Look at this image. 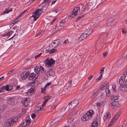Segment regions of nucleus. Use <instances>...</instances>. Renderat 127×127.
Masks as SVG:
<instances>
[{
  "mask_svg": "<svg viewBox=\"0 0 127 127\" xmlns=\"http://www.w3.org/2000/svg\"><path fill=\"white\" fill-rule=\"evenodd\" d=\"M94 114V112L93 110L92 109L89 110L81 117V120L83 121L90 120Z\"/></svg>",
  "mask_w": 127,
  "mask_h": 127,
  "instance_id": "1",
  "label": "nucleus"
},
{
  "mask_svg": "<svg viewBox=\"0 0 127 127\" xmlns=\"http://www.w3.org/2000/svg\"><path fill=\"white\" fill-rule=\"evenodd\" d=\"M94 114V112L93 110L92 109L89 110L81 117V120L83 121L90 120Z\"/></svg>",
  "mask_w": 127,
  "mask_h": 127,
  "instance_id": "2",
  "label": "nucleus"
},
{
  "mask_svg": "<svg viewBox=\"0 0 127 127\" xmlns=\"http://www.w3.org/2000/svg\"><path fill=\"white\" fill-rule=\"evenodd\" d=\"M94 114V112L93 110L92 109L89 110L81 117V120L83 121L90 120Z\"/></svg>",
  "mask_w": 127,
  "mask_h": 127,
  "instance_id": "3",
  "label": "nucleus"
},
{
  "mask_svg": "<svg viewBox=\"0 0 127 127\" xmlns=\"http://www.w3.org/2000/svg\"><path fill=\"white\" fill-rule=\"evenodd\" d=\"M18 120V118L17 117H13L8 119L4 123L5 127H9L11 126L13 124L15 123Z\"/></svg>",
  "mask_w": 127,
  "mask_h": 127,
  "instance_id": "4",
  "label": "nucleus"
},
{
  "mask_svg": "<svg viewBox=\"0 0 127 127\" xmlns=\"http://www.w3.org/2000/svg\"><path fill=\"white\" fill-rule=\"evenodd\" d=\"M44 7H45V5L43 6L40 9H38L33 13L32 16L34 18V21H36L41 15L42 12V10L44 9Z\"/></svg>",
  "mask_w": 127,
  "mask_h": 127,
  "instance_id": "5",
  "label": "nucleus"
},
{
  "mask_svg": "<svg viewBox=\"0 0 127 127\" xmlns=\"http://www.w3.org/2000/svg\"><path fill=\"white\" fill-rule=\"evenodd\" d=\"M45 65L48 67H52L55 63V61L52 58H47L45 61Z\"/></svg>",
  "mask_w": 127,
  "mask_h": 127,
  "instance_id": "6",
  "label": "nucleus"
},
{
  "mask_svg": "<svg viewBox=\"0 0 127 127\" xmlns=\"http://www.w3.org/2000/svg\"><path fill=\"white\" fill-rule=\"evenodd\" d=\"M80 10V8L79 7H75L73 10L72 13L70 15V17L73 18L79 13Z\"/></svg>",
  "mask_w": 127,
  "mask_h": 127,
  "instance_id": "7",
  "label": "nucleus"
},
{
  "mask_svg": "<svg viewBox=\"0 0 127 127\" xmlns=\"http://www.w3.org/2000/svg\"><path fill=\"white\" fill-rule=\"evenodd\" d=\"M6 103L8 105H13L15 104V98L13 97H10L7 99Z\"/></svg>",
  "mask_w": 127,
  "mask_h": 127,
  "instance_id": "8",
  "label": "nucleus"
},
{
  "mask_svg": "<svg viewBox=\"0 0 127 127\" xmlns=\"http://www.w3.org/2000/svg\"><path fill=\"white\" fill-rule=\"evenodd\" d=\"M12 88L11 86H9L8 85H7L6 86H3L0 88V93H1L3 90H6L7 91L11 90Z\"/></svg>",
  "mask_w": 127,
  "mask_h": 127,
  "instance_id": "9",
  "label": "nucleus"
},
{
  "mask_svg": "<svg viewBox=\"0 0 127 127\" xmlns=\"http://www.w3.org/2000/svg\"><path fill=\"white\" fill-rule=\"evenodd\" d=\"M60 42V40L59 39L54 40L52 43V48H54L58 46Z\"/></svg>",
  "mask_w": 127,
  "mask_h": 127,
  "instance_id": "10",
  "label": "nucleus"
},
{
  "mask_svg": "<svg viewBox=\"0 0 127 127\" xmlns=\"http://www.w3.org/2000/svg\"><path fill=\"white\" fill-rule=\"evenodd\" d=\"M29 75V72H24L21 74V78L23 79H26L28 76Z\"/></svg>",
  "mask_w": 127,
  "mask_h": 127,
  "instance_id": "11",
  "label": "nucleus"
},
{
  "mask_svg": "<svg viewBox=\"0 0 127 127\" xmlns=\"http://www.w3.org/2000/svg\"><path fill=\"white\" fill-rule=\"evenodd\" d=\"M88 36L87 34V32L85 31L82 33V34L79 38L78 40L79 41H81L86 38Z\"/></svg>",
  "mask_w": 127,
  "mask_h": 127,
  "instance_id": "12",
  "label": "nucleus"
},
{
  "mask_svg": "<svg viewBox=\"0 0 127 127\" xmlns=\"http://www.w3.org/2000/svg\"><path fill=\"white\" fill-rule=\"evenodd\" d=\"M38 77V75L35 74L34 73H31L29 76V80H35Z\"/></svg>",
  "mask_w": 127,
  "mask_h": 127,
  "instance_id": "13",
  "label": "nucleus"
},
{
  "mask_svg": "<svg viewBox=\"0 0 127 127\" xmlns=\"http://www.w3.org/2000/svg\"><path fill=\"white\" fill-rule=\"evenodd\" d=\"M111 117V114L109 112H106L104 115L103 117V119L104 121H106L107 119H109Z\"/></svg>",
  "mask_w": 127,
  "mask_h": 127,
  "instance_id": "14",
  "label": "nucleus"
},
{
  "mask_svg": "<svg viewBox=\"0 0 127 127\" xmlns=\"http://www.w3.org/2000/svg\"><path fill=\"white\" fill-rule=\"evenodd\" d=\"M119 105V103L118 102L114 101L111 103V107L112 109H114L116 108Z\"/></svg>",
  "mask_w": 127,
  "mask_h": 127,
  "instance_id": "15",
  "label": "nucleus"
},
{
  "mask_svg": "<svg viewBox=\"0 0 127 127\" xmlns=\"http://www.w3.org/2000/svg\"><path fill=\"white\" fill-rule=\"evenodd\" d=\"M125 84L119 87L120 90L123 91H127V84Z\"/></svg>",
  "mask_w": 127,
  "mask_h": 127,
  "instance_id": "16",
  "label": "nucleus"
},
{
  "mask_svg": "<svg viewBox=\"0 0 127 127\" xmlns=\"http://www.w3.org/2000/svg\"><path fill=\"white\" fill-rule=\"evenodd\" d=\"M107 23L108 25L109 26H113L114 24V22L112 20V19L111 18L108 19Z\"/></svg>",
  "mask_w": 127,
  "mask_h": 127,
  "instance_id": "17",
  "label": "nucleus"
},
{
  "mask_svg": "<svg viewBox=\"0 0 127 127\" xmlns=\"http://www.w3.org/2000/svg\"><path fill=\"white\" fill-rule=\"evenodd\" d=\"M30 101L28 98H25L22 101L23 104L25 106H27L28 105V104L30 103Z\"/></svg>",
  "mask_w": 127,
  "mask_h": 127,
  "instance_id": "18",
  "label": "nucleus"
},
{
  "mask_svg": "<svg viewBox=\"0 0 127 127\" xmlns=\"http://www.w3.org/2000/svg\"><path fill=\"white\" fill-rule=\"evenodd\" d=\"M79 103V101L78 100L76 99L74 100L71 102L70 103L71 105L72 106V107H75Z\"/></svg>",
  "mask_w": 127,
  "mask_h": 127,
  "instance_id": "19",
  "label": "nucleus"
},
{
  "mask_svg": "<svg viewBox=\"0 0 127 127\" xmlns=\"http://www.w3.org/2000/svg\"><path fill=\"white\" fill-rule=\"evenodd\" d=\"M54 72L53 71H52V69H51L48 71L47 75V76H52L53 75H54Z\"/></svg>",
  "mask_w": 127,
  "mask_h": 127,
  "instance_id": "20",
  "label": "nucleus"
},
{
  "mask_svg": "<svg viewBox=\"0 0 127 127\" xmlns=\"http://www.w3.org/2000/svg\"><path fill=\"white\" fill-rule=\"evenodd\" d=\"M34 69V72L37 74L40 71V68L38 66L35 67Z\"/></svg>",
  "mask_w": 127,
  "mask_h": 127,
  "instance_id": "21",
  "label": "nucleus"
},
{
  "mask_svg": "<svg viewBox=\"0 0 127 127\" xmlns=\"http://www.w3.org/2000/svg\"><path fill=\"white\" fill-rule=\"evenodd\" d=\"M125 80V78L123 77V76H121L120 78L119 79V83L120 85L122 84Z\"/></svg>",
  "mask_w": 127,
  "mask_h": 127,
  "instance_id": "22",
  "label": "nucleus"
},
{
  "mask_svg": "<svg viewBox=\"0 0 127 127\" xmlns=\"http://www.w3.org/2000/svg\"><path fill=\"white\" fill-rule=\"evenodd\" d=\"M98 125V122L95 121L92 123L91 127H97Z\"/></svg>",
  "mask_w": 127,
  "mask_h": 127,
  "instance_id": "23",
  "label": "nucleus"
},
{
  "mask_svg": "<svg viewBox=\"0 0 127 127\" xmlns=\"http://www.w3.org/2000/svg\"><path fill=\"white\" fill-rule=\"evenodd\" d=\"M12 11V9H7L6 8V9H5L4 10V11L3 12L2 14H5L8 13Z\"/></svg>",
  "mask_w": 127,
  "mask_h": 127,
  "instance_id": "24",
  "label": "nucleus"
},
{
  "mask_svg": "<svg viewBox=\"0 0 127 127\" xmlns=\"http://www.w3.org/2000/svg\"><path fill=\"white\" fill-rule=\"evenodd\" d=\"M96 104L97 106L99 107L103 106L104 105L102 103L100 100L98 101L96 103Z\"/></svg>",
  "mask_w": 127,
  "mask_h": 127,
  "instance_id": "25",
  "label": "nucleus"
},
{
  "mask_svg": "<svg viewBox=\"0 0 127 127\" xmlns=\"http://www.w3.org/2000/svg\"><path fill=\"white\" fill-rule=\"evenodd\" d=\"M111 97V99L113 100H117L119 99V96L118 95H112Z\"/></svg>",
  "mask_w": 127,
  "mask_h": 127,
  "instance_id": "26",
  "label": "nucleus"
},
{
  "mask_svg": "<svg viewBox=\"0 0 127 127\" xmlns=\"http://www.w3.org/2000/svg\"><path fill=\"white\" fill-rule=\"evenodd\" d=\"M31 123V121L30 120L28 119L26 120L25 122H24L23 123V124H24L26 126V125H29Z\"/></svg>",
  "mask_w": 127,
  "mask_h": 127,
  "instance_id": "27",
  "label": "nucleus"
},
{
  "mask_svg": "<svg viewBox=\"0 0 127 127\" xmlns=\"http://www.w3.org/2000/svg\"><path fill=\"white\" fill-rule=\"evenodd\" d=\"M100 100L101 101L102 103L103 104V105H104L107 101L108 100V98H106L104 99H101Z\"/></svg>",
  "mask_w": 127,
  "mask_h": 127,
  "instance_id": "28",
  "label": "nucleus"
},
{
  "mask_svg": "<svg viewBox=\"0 0 127 127\" xmlns=\"http://www.w3.org/2000/svg\"><path fill=\"white\" fill-rule=\"evenodd\" d=\"M73 120L72 118H69L68 119L67 122L69 124H72L73 123Z\"/></svg>",
  "mask_w": 127,
  "mask_h": 127,
  "instance_id": "29",
  "label": "nucleus"
},
{
  "mask_svg": "<svg viewBox=\"0 0 127 127\" xmlns=\"http://www.w3.org/2000/svg\"><path fill=\"white\" fill-rule=\"evenodd\" d=\"M13 31H10L6 33V35H7V36H8L7 37L8 38V36L11 35L13 33Z\"/></svg>",
  "mask_w": 127,
  "mask_h": 127,
  "instance_id": "30",
  "label": "nucleus"
},
{
  "mask_svg": "<svg viewBox=\"0 0 127 127\" xmlns=\"http://www.w3.org/2000/svg\"><path fill=\"white\" fill-rule=\"evenodd\" d=\"M87 32V34L89 36V35L92 33V32H93V31L92 29H89V31L88 32Z\"/></svg>",
  "mask_w": 127,
  "mask_h": 127,
  "instance_id": "31",
  "label": "nucleus"
},
{
  "mask_svg": "<svg viewBox=\"0 0 127 127\" xmlns=\"http://www.w3.org/2000/svg\"><path fill=\"white\" fill-rule=\"evenodd\" d=\"M40 69H41V72L42 73H44L45 71L44 70V69L42 66H40Z\"/></svg>",
  "mask_w": 127,
  "mask_h": 127,
  "instance_id": "32",
  "label": "nucleus"
},
{
  "mask_svg": "<svg viewBox=\"0 0 127 127\" xmlns=\"http://www.w3.org/2000/svg\"><path fill=\"white\" fill-rule=\"evenodd\" d=\"M50 2V0H44V1L43 2L44 3H46L47 4H48V5H49V4Z\"/></svg>",
  "mask_w": 127,
  "mask_h": 127,
  "instance_id": "33",
  "label": "nucleus"
},
{
  "mask_svg": "<svg viewBox=\"0 0 127 127\" xmlns=\"http://www.w3.org/2000/svg\"><path fill=\"white\" fill-rule=\"evenodd\" d=\"M57 49H52L49 52V53L50 54L53 53L55 52H56L57 51Z\"/></svg>",
  "mask_w": 127,
  "mask_h": 127,
  "instance_id": "34",
  "label": "nucleus"
},
{
  "mask_svg": "<svg viewBox=\"0 0 127 127\" xmlns=\"http://www.w3.org/2000/svg\"><path fill=\"white\" fill-rule=\"evenodd\" d=\"M127 75V70H126L124 73L123 75L122 76H123V77L125 78Z\"/></svg>",
  "mask_w": 127,
  "mask_h": 127,
  "instance_id": "35",
  "label": "nucleus"
},
{
  "mask_svg": "<svg viewBox=\"0 0 127 127\" xmlns=\"http://www.w3.org/2000/svg\"><path fill=\"white\" fill-rule=\"evenodd\" d=\"M34 91H32V90L30 88L28 92V93L29 94V95H32L33 94Z\"/></svg>",
  "mask_w": 127,
  "mask_h": 127,
  "instance_id": "36",
  "label": "nucleus"
},
{
  "mask_svg": "<svg viewBox=\"0 0 127 127\" xmlns=\"http://www.w3.org/2000/svg\"><path fill=\"white\" fill-rule=\"evenodd\" d=\"M115 121L113 119H112L111 121L110 122L108 126H111L113 123H114Z\"/></svg>",
  "mask_w": 127,
  "mask_h": 127,
  "instance_id": "37",
  "label": "nucleus"
},
{
  "mask_svg": "<svg viewBox=\"0 0 127 127\" xmlns=\"http://www.w3.org/2000/svg\"><path fill=\"white\" fill-rule=\"evenodd\" d=\"M119 116V114H117L113 119H114V120L115 121L118 118Z\"/></svg>",
  "mask_w": 127,
  "mask_h": 127,
  "instance_id": "38",
  "label": "nucleus"
},
{
  "mask_svg": "<svg viewBox=\"0 0 127 127\" xmlns=\"http://www.w3.org/2000/svg\"><path fill=\"white\" fill-rule=\"evenodd\" d=\"M71 104L70 103H69V107H68V110H70L71 109H72L74 107H72V105H70Z\"/></svg>",
  "mask_w": 127,
  "mask_h": 127,
  "instance_id": "39",
  "label": "nucleus"
},
{
  "mask_svg": "<svg viewBox=\"0 0 127 127\" xmlns=\"http://www.w3.org/2000/svg\"><path fill=\"white\" fill-rule=\"evenodd\" d=\"M42 108V107H41V106H39L37 107L36 109L37 111H39L40 110H43Z\"/></svg>",
  "mask_w": 127,
  "mask_h": 127,
  "instance_id": "40",
  "label": "nucleus"
},
{
  "mask_svg": "<svg viewBox=\"0 0 127 127\" xmlns=\"http://www.w3.org/2000/svg\"><path fill=\"white\" fill-rule=\"evenodd\" d=\"M72 81L71 80H70L68 82L69 84V86L70 87L71 86L74 87V86L72 84H71Z\"/></svg>",
  "mask_w": 127,
  "mask_h": 127,
  "instance_id": "41",
  "label": "nucleus"
},
{
  "mask_svg": "<svg viewBox=\"0 0 127 127\" xmlns=\"http://www.w3.org/2000/svg\"><path fill=\"white\" fill-rule=\"evenodd\" d=\"M104 67H102L101 69L100 72V74H102L104 73Z\"/></svg>",
  "mask_w": 127,
  "mask_h": 127,
  "instance_id": "42",
  "label": "nucleus"
},
{
  "mask_svg": "<svg viewBox=\"0 0 127 127\" xmlns=\"http://www.w3.org/2000/svg\"><path fill=\"white\" fill-rule=\"evenodd\" d=\"M122 32L123 34L126 33L127 32L126 29L123 28L122 29Z\"/></svg>",
  "mask_w": 127,
  "mask_h": 127,
  "instance_id": "43",
  "label": "nucleus"
},
{
  "mask_svg": "<svg viewBox=\"0 0 127 127\" xmlns=\"http://www.w3.org/2000/svg\"><path fill=\"white\" fill-rule=\"evenodd\" d=\"M57 20V18H54L52 20V21H51L50 22V24H52V23H53L55 20Z\"/></svg>",
  "mask_w": 127,
  "mask_h": 127,
  "instance_id": "44",
  "label": "nucleus"
},
{
  "mask_svg": "<svg viewBox=\"0 0 127 127\" xmlns=\"http://www.w3.org/2000/svg\"><path fill=\"white\" fill-rule=\"evenodd\" d=\"M42 34V32H40L38 33L37 34L35 35V37H38L41 35Z\"/></svg>",
  "mask_w": 127,
  "mask_h": 127,
  "instance_id": "45",
  "label": "nucleus"
},
{
  "mask_svg": "<svg viewBox=\"0 0 127 127\" xmlns=\"http://www.w3.org/2000/svg\"><path fill=\"white\" fill-rule=\"evenodd\" d=\"M46 103H45V102L44 101L43 103L41 105V107H42V110H43V107H44Z\"/></svg>",
  "mask_w": 127,
  "mask_h": 127,
  "instance_id": "46",
  "label": "nucleus"
},
{
  "mask_svg": "<svg viewBox=\"0 0 127 127\" xmlns=\"http://www.w3.org/2000/svg\"><path fill=\"white\" fill-rule=\"evenodd\" d=\"M88 10V8H86V7L85 8V9L83 10V11H84V14H85V13H87V11Z\"/></svg>",
  "mask_w": 127,
  "mask_h": 127,
  "instance_id": "47",
  "label": "nucleus"
},
{
  "mask_svg": "<svg viewBox=\"0 0 127 127\" xmlns=\"http://www.w3.org/2000/svg\"><path fill=\"white\" fill-rule=\"evenodd\" d=\"M41 54H42V53H40L38 54V55H36V56H35V59H36L38 57H40L41 56Z\"/></svg>",
  "mask_w": 127,
  "mask_h": 127,
  "instance_id": "48",
  "label": "nucleus"
},
{
  "mask_svg": "<svg viewBox=\"0 0 127 127\" xmlns=\"http://www.w3.org/2000/svg\"><path fill=\"white\" fill-rule=\"evenodd\" d=\"M103 56L104 57H106L107 55V53L106 52H105L103 53Z\"/></svg>",
  "mask_w": 127,
  "mask_h": 127,
  "instance_id": "49",
  "label": "nucleus"
},
{
  "mask_svg": "<svg viewBox=\"0 0 127 127\" xmlns=\"http://www.w3.org/2000/svg\"><path fill=\"white\" fill-rule=\"evenodd\" d=\"M112 88L113 89V91L114 92H115L116 91V87L115 86H112Z\"/></svg>",
  "mask_w": 127,
  "mask_h": 127,
  "instance_id": "50",
  "label": "nucleus"
},
{
  "mask_svg": "<svg viewBox=\"0 0 127 127\" xmlns=\"http://www.w3.org/2000/svg\"><path fill=\"white\" fill-rule=\"evenodd\" d=\"M56 106L55 105H53L52 106V107H51V110H53L56 108Z\"/></svg>",
  "mask_w": 127,
  "mask_h": 127,
  "instance_id": "51",
  "label": "nucleus"
},
{
  "mask_svg": "<svg viewBox=\"0 0 127 127\" xmlns=\"http://www.w3.org/2000/svg\"><path fill=\"white\" fill-rule=\"evenodd\" d=\"M41 91L42 93H45V88H41Z\"/></svg>",
  "mask_w": 127,
  "mask_h": 127,
  "instance_id": "52",
  "label": "nucleus"
},
{
  "mask_svg": "<svg viewBox=\"0 0 127 127\" xmlns=\"http://www.w3.org/2000/svg\"><path fill=\"white\" fill-rule=\"evenodd\" d=\"M49 98H50L49 97H47L44 101L46 103Z\"/></svg>",
  "mask_w": 127,
  "mask_h": 127,
  "instance_id": "53",
  "label": "nucleus"
},
{
  "mask_svg": "<svg viewBox=\"0 0 127 127\" xmlns=\"http://www.w3.org/2000/svg\"><path fill=\"white\" fill-rule=\"evenodd\" d=\"M14 71V69H12L11 70V71H9V72H8V73H7V75H8V74H10L12 72H13Z\"/></svg>",
  "mask_w": 127,
  "mask_h": 127,
  "instance_id": "54",
  "label": "nucleus"
},
{
  "mask_svg": "<svg viewBox=\"0 0 127 127\" xmlns=\"http://www.w3.org/2000/svg\"><path fill=\"white\" fill-rule=\"evenodd\" d=\"M97 93V92H96L95 93H94L93 95V96H92V98L95 97L96 96V94Z\"/></svg>",
  "mask_w": 127,
  "mask_h": 127,
  "instance_id": "55",
  "label": "nucleus"
},
{
  "mask_svg": "<svg viewBox=\"0 0 127 127\" xmlns=\"http://www.w3.org/2000/svg\"><path fill=\"white\" fill-rule=\"evenodd\" d=\"M57 0H55L53 1L51 3V5H52L54 4L56 2Z\"/></svg>",
  "mask_w": 127,
  "mask_h": 127,
  "instance_id": "56",
  "label": "nucleus"
},
{
  "mask_svg": "<svg viewBox=\"0 0 127 127\" xmlns=\"http://www.w3.org/2000/svg\"><path fill=\"white\" fill-rule=\"evenodd\" d=\"M93 75H91L90 77H89L88 78V79L89 80H90L93 78Z\"/></svg>",
  "mask_w": 127,
  "mask_h": 127,
  "instance_id": "57",
  "label": "nucleus"
},
{
  "mask_svg": "<svg viewBox=\"0 0 127 127\" xmlns=\"http://www.w3.org/2000/svg\"><path fill=\"white\" fill-rule=\"evenodd\" d=\"M51 85V83H48L44 87V88H46L48 86L50 85Z\"/></svg>",
  "mask_w": 127,
  "mask_h": 127,
  "instance_id": "58",
  "label": "nucleus"
},
{
  "mask_svg": "<svg viewBox=\"0 0 127 127\" xmlns=\"http://www.w3.org/2000/svg\"><path fill=\"white\" fill-rule=\"evenodd\" d=\"M83 16H79L76 19V21H77L78 20L80 19Z\"/></svg>",
  "mask_w": 127,
  "mask_h": 127,
  "instance_id": "59",
  "label": "nucleus"
},
{
  "mask_svg": "<svg viewBox=\"0 0 127 127\" xmlns=\"http://www.w3.org/2000/svg\"><path fill=\"white\" fill-rule=\"evenodd\" d=\"M36 116V115L35 114H33L32 115L31 117L32 118H34Z\"/></svg>",
  "mask_w": 127,
  "mask_h": 127,
  "instance_id": "60",
  "label": "nucleus"
},
{
  "mask_svg": "<svg viewBox=\"0 0 127 127\" xmlns=\"http://www.w3.org/2000/svg\"><path fill=\"white\" fill-rule=\"evenodd\" d=\"M26 11H23L19 15V17L21 16H22L23 14Z\"/></svg>",
  "mask_w": 127,
  "mask_h": 127,
  "instance_id": "61",
  "label": "nucleus"
},
{
  "mask_svg": "<svg viewBox=\"0 0 127 127\" xmlns=\"http://www.w3.org/2000/svg\"><path fill=\"white\" fill-rule=\"evenodd\" d=\"M107 93H106L107 96H109L110 95V91H109L108 92H107Z\"/></svg>",
  "mask_w": 127,
  "mask_h": 127,
  "instance_id": "62",
  "label": "nucleus"
},
{
  "mask_svg": "<svg viewBox=\"0 0 127 127\" xmlns=\"http://www.w3.org/2000/svg\"><path fill=\"white\" fill-rule=\"evenodd\" d=\"M35 88V87L34 86H32L31 88L32 90V91H34V90Z\"/></svg>",
  "mask_w": 127,
  "mask_h": 127,
  "instance_id": "63",
  "label": "nucleus"
},
{
  "mask_svg": "<svg viewBox=\"0 0 127 127\" xmlns=\"http://www.w3.org/2000/svg\"><path fill=\"white\" fill-rule=\"evenodd\" d=\"M25 127V126L24 125V124L23 123L22 125H20L19 127Z\"/></svg>",
  "mask_w": 127,
  "mask_h": 127,
  "instance_id": "64",
  "label": "nucleus"
}]
</instances>
